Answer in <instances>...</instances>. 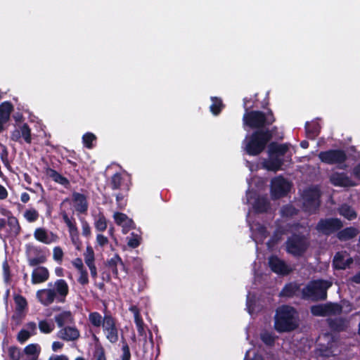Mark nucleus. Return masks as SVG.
<instances>
[{"mask_svg": "<svg viewBox=\"0 0 360 360\" xmlns=\"http://www.w3.org/2000/svg\"><path fill=\"white\" fill-rule=\"evenodd\" d=\"M251 98L245 97L243 98V106L245 113L243 116V123L250 129L255 130H265L266 127L271 125L276 122V117L271 109H267L266 112L252 109L257 108L255 101L252 104L249 105Z\"/></svg>", "mask_w": 360, "mask_h": 360, "instance_id": "obj_1", "label": "nucleus"}, {"mask_svg": "<svg viewBox=\"0 0 360 360\" xmlns=\"http://www.w3.org/2000/svg\"><path fill=\"white\" fill-rule=\"evenodd\" d=\"M277 129L274 127L271 129L266 128L265 130H255L243 141L245 153L250 156L260 155L266 148L269 142L273 137L274 132Z\"/></svg>", "mask_w": 360, "mask_h": 360, "instance_id": "obj_2", "label": "nucleus"}, {"mask_svg": "<svg viewBox=\"0 0 360 360\" xmlns=\"http://www.w3.org/2000/svg\"><path fill=\"white\" fill-rule=\"evenodd\" d=\"M297 311L289 305H282L276 309L274 328L278 333L290 332L295 330L298 325L295 320Z\"/></svg>", "mask_w": 360, "mask_h": 360, "instance_id": "obj_3", "label": "nucleus"}, {"mask_svg": "<svg viewBox=\"0 0 360 360\" xmlns=\"http://www.w3.org/2000/svg\"><path fill=\"white\" fill-rule=\"evenodd\" d=\"M332 283L327 280L316 279L309 281L301 290L302 299L313 302L323 301L327 299V290Z\"/></svg>", "mask_w": 360, "mask_h": 360, "instance_id": "obj_4", "label": "nucleus"}, {"mask_svg": "<svg viewBox=\"0 0 360 360\" xmlns=\"http://www.w3.org/2000/svg\"><path fill=\"white\" fill-rule=\"evenodd\" d=\"M309 248V242L305 236L292 233L285 242L286 252L294 257H301Z\"/></svg>", "mask_w": 360, "mask_h": 360, "instance_id": "obj_5", "label": "nucleus"}, {"mask_svg": "<svg viewBox=\"0 0 360 360\" xmlns=\"http://www.w3.org/2000/svg\"><path fill=\"white\" fill-rule=\"evenodd\" d=\"M320 160L328 165H338L339 169H345L347 165L345 162L347 160V155L342 149H330L321 151L319 154Z\"/></svg>", "mask_w": 360, "mask_h": 360, "instance_id": "obj_6", "label": "nucleus"}, {"mask_svg": "<svg viewBox=\"0 0 360 360\" xmlns=\"http://www.w3.org/2000/svg\"><path fill=\"white\" fill-rule=\"evenodd\" d=\"M321 192L318 188H309L303 192V209L309 214H315L321 205Z\"/></svg>", "mask_w": 360, "mask_h": 360, "instance_id": "obj_7", "label": "nucleus"}, {"mask_svg": "<svg viewBox=\"0 0 360 360\" xmlns=\"http://www.w3.org/2000/svg\"><path fill=\"white\" fill-rule=\"evenodd\" d=\"M103 323V331L105 338L112 344L119 340V328L116 319L108 311L105 313V319Z\"/></svg>", "mask_w": 360, "mask_h": 360, "instance_id": "obj_8", "label": "nucleus"}, {"mask_svg": "<svg viewBox=\"0 0 360 360\" xmlns=\"http://www.w3.org/2000/svg\"><path fill=\"white\" fill-rule=\"evenodd\" d=\"M291 184L283 176L274 178L271 182V195L274 200L286 196L290 191Z\"/></svg>", "mask_w": 360, "mask_h": 360, "instance_id": "obj_9", "label": "nucleus"}, {"mask_svg": "<svg viewBox=\"0 0 360 360\" xmlns=\"http://www.w3.org/2000/svg\"><path fill=\"white\" fill-rule=\"evenodd\" d=\"M343 226L342 221L338 218H322L316 225V230L325 236H330L331 234L338 231Z\"/></svg>", "mask_w": 360, "mask_h": 360, "instance_id": "obj_10", "label": "nucleus"}, {"mask_svg": "<svg viewBox=\"0 0 360 360\" xmlns=\"http://www.w3.org/2000/svg\"><path fill=\"white\" fill-rule=\"evenodd\" d=\"M60 214L63 221L65 223L68 228L72 243L75 246V248L77 250H80L82 248V243L79 238V231L75 218L72 217L70 219L65 211L61 212Z\"/></svg>", "mask_w": 360, "mask_h": 360, "instance_id": "obj_11", "label": "nucleus"}, {"mask_svg": "<svg viewBox=\"0 0 360 360\" xmlns=\"http://www.w3.org/2000/svg\"><path fill=\"white\" fill-rule=\"evenodd\" d=\"M26 255L30 266H36L46 261L45 253L40 247L27 245Z\"/></svg>", "mask_w": 360, "mask_h": 360, "instance_id": "obj_12", "label": "nucleus"}, {"mask_svg": "<svg viewBox=\"0 0 360 360\" xmlns=\"http://www.w3.org/2000/svg\"><path fill=\"white\" fill-rule=\"evenodd\" d=\"M11 139L15 142L22 143V140L26 143H32L31 129L27 123H23L19 128L15 129L11 133Z\"/></svg>", "mask_w": 360, "mask_h": 360, "instance_id": "obj_13", "label": "nucleus"}, {"mask_svg": "<svg viewBox=\"0 0 360 360\" xmlns=\"http://www.w3.org/2000/svg\"><path fill=\"white\" fill-rule=\"evenodd\" d=\"M268 264L271 270L278 275L286 276L291 272V269L288 265L276 255H271Z\"/></svg>", "mask_w": 360, "mask_h": 360, "instance_id": "obj_14", "label": "nucleus"}, {"mask_svg": "<svg viewBox=\"0 0 360 360\" xmlns=\"http://www.w3.org/2000/svg\"><path fill=\"white\" fill-rule=\"evenodd\" d=\"M37 298L39 302L45 307L51 304L56 300V293L55 290L45 288L37 290Z\"/></svg>", "mask_w": 360, "mask_h": 360, "instance_id": "obj_15", "label": "nucleus"}, {"mask_svg": "<svg viewBox=\"0 0 360 360\" xmlns=\"http://www.w3.org/2000/svg\"><path fill=\"white\" fill-rule=\"evenodd\" d=\"M34 236L37 240L44 244H51L58 240V236L56 233L50 232L49 234L47 231L44 228L36 229L34 232Z\"/></svg>", "mask_w": 360, "mask_h": 360, "instance_id": "obj_16", "label": "nucleus"}, {"mask_svg": "<svg viewBox=\"0 0 360 360\" xmlns=\"http://www.w3.org/2000/svg\"><path fill=\"white\" fill-rule=\"evenodd\" d=\"M55 292L56 293V301L58 302H64L69 293V286L64 279H58L54 283Z\"/></svg>", "mask_w": 360, "mask_h": 360, "instance_id": "obj_17", "label": "nucleus"}, {"mask_svg": "<svg viewBox=\"0 0 360 360\" xmlns=\"http://www.w3.org/2000/svg\"><path fill=\"white\" fill-rule=\"evenodd\" d=\"M329 329L333 333L345 331L348 328V321L342 317L329 318L327 319Z\"/></svg>", "mask_w": 360, "mask_h": 360, "instance_id": "obj_18", "label": "nucleus"}, {"mask_svg": "<svg viewBox=\"0 0 360 360\" xmlns=\"http://www.w3.org/2000/svg\"><path fill=\"white\" fill-rule=\"evenodd\" d=\"M13 110V105L10 101H4L0 104V133L4 130V125L10 120Z\"/></svg>", "mask_w": 360, "mask_h": 360, "instance_id": "obj_19", "label": "nucleus"}, {"mask_svg": "<svg viewBox=\"0 0 360 360\" xmlns=\"http://www.w3.org/2000/svg\"><path fill=\"white\" fill-rule=\"evenodd\" d=\"M353 258L349 257L347 259H345V253L338 252L333 260V267L337 270H345L353 263Z\"/></svg>", "mask_w": 360, "mask_h": 360, "instance_id": "obj_20", "label": "nucleus"}, {"mask_svg": "<svg viewBox=\"0 0 360 360\" xmlns=\"http://www.w3.org/2000/svg\"><path fill=\"white\" fill-rule=\"evenodd\" d=\"M79 336V330L76 327L66 326L58 332V337L65 341H75Z\"/></svg>", "mask_w": 360, "mask_h": 360, "instance_id": "obj_21", "label": "nucleus"}, {"mask_svg": "<svg viewBox=\"0 0 360 360\" xmlns=\"http://www.w3.org/2000/svg\"><path fill=\"white\" fill-rule=\"evenodd\" d=\"M331 183L336 186H352L353 184L352 179L345 172L334 173L330 177Z\"/></svg>", "mask_w": 360, "mask_h": 360, "instance_id": "obj_22", "label": "nucleus"}, {"mask_svg": "<svg viewBox=\"0 0 360 360\" xmlns=\"http://www.w3.org/2000/svg\"><path fill=\"white\" fill-rule=\"evenodd\" d=\"M300 291V285L296 282H290L285 284L279 296L281 297L292 298L295 296H298V292Z\"/></svg>", "mask_w": 360, "mask_h": 360, "instance_id": "obj_23", "label": "nucleus"}, {"mask_svg": "<svg viewBox=\"0 0 360 360\" xmlns=\"http://www.w3.org/2000/svg\"><path fill=\"white\" fill-rule=\"evenodd\" d=\"M283 158L278 155H269V159L264 162V167L268 171L276 172L282 169Z\"/></svg>", "mask_w": 360, "mask_h": 360, "instance_id": "obj_24", "label": "nucleus"}, {"mask_svg": "<svg viewBox=\"0 0 360 360\" xmlns=\"http://www.w3.org/2000/svg\"><path fill=\"white\" fill-rule=\"evenodd\" d=\"M72 201L75 204V210L79 213H85L88 210V202L84 194L73 192Z\"/></svg>", "mask_w": 360, "mask_h": 360, "instance_id": "obj_25", "label": "nucleus"}, {"mask_svg": "<svg viewBox=\"0 0 360 360\" xmlns=\"http://www.w3.org/2000/svg\"><path fill=\"white\" fill-rule=\"evenodd\" d=\"M49 277V272L45 266H38L32 273V283L39 284L46 281Z\"/></svg>", "mask_w": 360, "mask_h": 360, "instance_id": "obj_26", "label": "nucleus"}, {"mask_svg": "<svg viewBox=\"0 0 360 360\" xmlns=\"http://www.w3.org/2000/svg\"><path fill=\"white\" fill-rule=\"evenodd\" d=\"M46 176L51 178L53 181L63 186L65 188H68L70 186V181L65 176L60 174L56 170L47 167L45 169Z\"/></svg>", "mask_w": 360, "mask_h": 360, "instance_id": "obj_27", "label": "nucleus"}, {"mask_svg": "<svg viewBox=\"0 0 360 360\" xmlns=\"http://www.w3.org/2000/svg\"><path fill=\"white\" fill-rule=\"evenodd\" d=\"M289 150V144L278 143L277 142H271L268 146V153L271 155H278L281 158L285 155Z\"/></svg>", "mask_w": 360, "mask_h": 360, "instance_id": "obj_28", "label": "nucleus"}, {"mask_svg": "<svg viewBox=\"0 0 360 360\" xmlns=\"http://www.w3.org/2000/svg\"><path fill=\"white\" fill-rule=\"evenodd\" d=\"M359 231L353 226L346 227L342 230H339L337 233V237L340 241H347L355 238Z\"/></svg>", "mask_w": 360, "mask_h": 360, "instance_id": "obj_29", "label": "nucleus"}, {"mask_svg": "<svg viewBox=\"0 0 360 360\" xmlns=\"http://www.w3.org/2000/svg\"><path fill=\"white\" fill-rule=\"evenodd\" d=\"M110 185L112 190L121 189L122 186L127 191L129 190V185L124 183V177L120 172H117L111 176Z\"/></svg>", "mask_w": 360, "mask_h": 360, "instance_id": "obj_30", "label": "nucleus"}, {"mask_svg": "<svg viewBox=\"0 0 360 360\" xmlns=\"http://www.w3.org/2000/svg\"><path fill=\"white\" fill-rule=\"evenodd\" d=\"M118 264L122 266V269H124L125 265L123 263L121 257L117 254H115L111 259L107 261L106 266L111 271L112 274H113L115 278H118Z\"/></svg>", "mask_w": 360, "mask_h": 360, "instance_id": "obj_31", "label": "nucleus"}, {"mask_svg": "<svg viewBox=\"0 0 360 360\" xmlns=\"http://www.w3.org/2000/svg\"><path fill=\"white\" fill-rule=\"evenodd\" d=\"M55 321L59 328H62L65 324L72 323L74 317L70 311H63L54 317Z\"/></svg>", "mask_w": 360, "mask_h": 360, "instance_id": "obj_32", "label": "nucleus"}, {"mask_svg": "<svg viewBox=\"0 0 360 360\" xmlns=\"http://www.w3.org/2000/svg\"><path fill=\"white\" fill-rule=\"evenodd\" d=\"M105 313L104 314V316H102V315L98 312V311H92L89 314L88 316V321L91 326L96 328H100L103 323L105 321Z\"/></svg>", "mask_w": 360, "mask_h": 360, "instance_id": "obj_33", "label": "nucleus"}, {"mask_svg": "<svg viewBox=\"0 0 360 360\" xmlns=\"http://www.w3.org/2000/svg\"><path fill=\"white\" fill-rule=\"evenodd\" d=\"M253 208L257 213L266 212L269 208V202L264 196H259L255 201Z\"/></svg>", "mask_w": 360, "mask_h": 360, "instance_id": "obj_34", "label": "nucleus"}, {"mask_svg": "<svg viewBox=\"0 0 360 360\" xmlns=\"http://www.w3.org/2000/svg\"><path fill=\"white\" fill-rule=\"evenodd\" d=\"M7 224L10 228V236L15 237L20 234L21 228L18 222V220L15 217H8Z\"/></svg>", "mask_w": 360, "mask_h": 360, "instance_id": "obj_35", "label": "nucleus"}, {"mask_svg": "<svg viewBox=\"0 0 360 360\" xmlns=\"http://www.w3.org/2000/svg\"><path fill=\"white\" fill-rule=\"evenodd\" d=\"M211 100L212 103L210 107V111L213 115H218L224 107L222 100L218 97H212Z\"/></svg>", "mask_w": 360, "mask_h": 360, "instance_id": "obj_36", "label": "nucleus"}, {"mask_svg": "<svg viewBox=\"0 0 360 360\" xmlns=\"http://www.w3.org/2000/svg\"><path fill=\"white\" fill-rule=\"evenodd\" d=\"M340 214L348 220L356 218V213L354 210L347 205H343L340 208Z\"/></svg>", "mask_w": 360, "mask_h": 360, "instance_id": "obj_37", "label": "nucleus"}, {"mask_svg": "<svg viewBox=\"0 0 360 360\" xmlns=\"http://www.w3.org/2000/svg\"><path fill=\"white\" fill-rule=\"evenodd\" d=\"M326 306L327 316L340 314L342 311V307L338 303L329 302Z\"/></svg>", "mask_w": 360, "mask_h": 360, "instance_id": "obj_38", "label": "nucleus"}, {"mask_svg": "<svg viewBox=\"0 0 360 360\" xmlns=\"http://www.w3.org/2000/svg\"><path fill=\"white\" fill-rule=\"evenodd\" d=\"M310 311L315 316H327L326 304H319L310 307Z\"/></svg>", "mask_w": 360, "mask_h": 360, "instance_id": "obj_39", "label": "nucleus"}, {"mask_svg": "<svg viewBox=\"0 0 360 360\" xmlns=\"http://www.w3.org/2000/svg\"><path fill=\"white\" fill-rule=\"evenodd\" d=\"M94 226L98 231L102 232L106 230L108 226L107 219L103 214L100 213L98 215L97 219L94 222Z\"/></svg>", "mask_w": 360, "mask_h": 360, "instance_id": "obj_40", "label": "nucleus"}, {"mask_svg": "<svg viewBox=\"0 0 360 360\" xmlns=\"http://www.w3.org/2000/svg\"><path fill=\"white\" fill-rule=\"evenodd\" d=\"M38 326L40 332L44 334L51 333L55 328L54 324L46 319L40 321Z\"/></svg>", "mask_w": 360, "mask_h": 360, "instance_id": "obj_41", "label": "nucleus"}, {"mask_svg": "<svg viewBox=\"0 0 360 360\" xmlns=\"http://www.w3.org/2000/svg\"><path fill=\"white\" fill-rule=\"evenodd\" d=\"M260 338L266 346L272 347L275 344L276 337L271 333L267 331L262 333Z\"/></svg>", "mask_w": 360, "mask_h": 360, "instance_id": "obj_42", "label": "nucleus"}, {"mask_svg": "<svg viewBox=\"0 0 360 360\" xmlns=\"http://www.w3.org/2000/svg\"><path fill=\"white\" fill-rule=\"evenodd\" d=\"M96 140L95 134L91 132H86L82 136V141L84 146L87 148H92L94 147L93 142Z\"/></svg>", "mask_w": 360, "mask_h": 360, "instance_id": "obj_43", "label": "nucleus"}, {"mask_svg": "<svg viewBox=\"0 0 360 360\" xmlns=\"http://www.w3.org/2000/svg\"><path fill=\"white\" fill-rule=\"evenodd\" d=\"M84 261L87 266L94 264L95 256L94 251L91 246L88 245L86 247V252L84 254Z\"/></svg>", "mask_w": 360, "mask_h": 360, "instance_id": "obj_44", "label": "nucleus"}, {"mask_svg": "<svg viewBox=\"0 0 360 360\" xmlns=\"http://www.w3.org/2000/svg\"><path fill=\"white\" fill-rule=\"evenodd\" d=\"M14 301L16 305V310L19 311H23L27 306L26 299L20 295H15L14 297Z\"/></svg>", "mask_w": 360, "mask_h": 360, "instance_id": "obj_45", "label": "nucleus"}, {"mask_svg": "<svg viewBox=\"0 0 360 360\" xmlns=\"http://www.w3.org/2000/svg\"><path fill=\"white\" fill-rule=\"evenodd\" d=\"M128 238L127 245L129 247L136 248L139 246L141 240V237L139 235L132 232Z\"/></svg>", "mask_w": 360, "mask_h": 360, "instance_id": "obj_46", "label": "nucleus"}, {"mask_svg": "<svg viewBox=\"0 0 360 360\" xmlns=\"http://www.w3.org/2000/svg\"><path fill=\"white\" fill-rule=\"evenodd\" d=\"M8 354L11 360H20L21 352L20 348L16 346H11L8 348Z\"/></svg>", "mask_w": 360, "mask_h": 360, "instance_id": "obj_47", "label": "nucleus"}, {"mask_svg": "<svg viewBox=\"0 0 360 360\" xmlns=\"http://www.w3.org/2000/svg\"><path fill=\"white\" fill-rule=\"evenodd\" d=\"M319 354L321 356L329 357L333 355L332 347L328 345L319 344L318 347Z\"/></svg>", "mask_w": 360, "mask_h": 360, "instance_id": "obj_48", "label": "nucleus"}, {"mask_svg": "<svg viewBox=\"0 0 360 360\" xmlns=\"http://www.w3.org/2000/svg\"><path fill=\"white\" fill-rule=\"evenodd\" d=\"M32 336L30 332L25 329H21L17 335V340L20 343L23 344L30 339Z\"/></svg>", "mask_w": 360, "mask_h": 360, "instance_id": "obj_49", "label": "nucleus"}, {"mask_svg": "<svg viewBox=\"0 0 360 360\" xmlns=\"http://www.w3.org/2000/svg\"><path fill=\"white\" fill-rule=\"evenodd\" d=\"M122 354L121 355V360H131V352L127 342L123 338L122 346Z\"/></svg>", "mask_w": 360, "mask_h": 360, "instance_id": "obj_50", "label": "nucleus"}, {"mask_svg": "<svg viewBox=\"0 0 360 360\" xmlns=\"http://www.w3.org/2000/svg\"><path fill=\"white\" fill-rule=\"evenodd\" d=\"M25 217L29 222H33L37 220L39 217L38 212L34 209L27 210L25 212Z\"/></svg>", "mask_w": 360, "mask_h": 360, "instance_id": "obj_51", "label": "nucleus"}, {"mask_svg": "<svg viewBox=\"0 0 360 360\" xmlns=\"http://www.w3.org/2000/svg\"><path fill=\"white\" fill-rule=\"evenodd\" d=\"M94 358L95 360H107L105 349L101 345L96 347Z\"/></svg>", "mask_w": 360, "mask_h": 360, "instance_id": "obj_52", "label": "nucleus"}, {"mask_svg": "<svg viewBox=\"0 0 360 360\" xmlns=\"http://www.w3.org/2000/svg\"><path fill=\"white\" fill-rule=\"evenodd\" d=\"M63 251L59 246H56L53 250V258L58 263L61 264L63 257Z\"/></svg>", "mask_w": 360, "mask_h": 360, "instance_id": "obj_53", "label": "nucleus"}, {"mask_svg": "<svg viewBox=\"0 0 360 360\" xmlns=\"http://www.w3.org/2000/svg\"><path fill=\"white\" fill-rule=\"evenodd\" d=\"M39 345L37 344H30L24 348V352L27 355H38L39 350H38Z\"/></svg>", "mask_w": 360, "mask_h": 360, "instance_id": "obj_54", "label": "nucleus"}, {"mask_svg": "<svg viewBox=\"0 0 360 360\" xmlns=\"http://www.w3.org/2000/svg\"><path fill=\"white\" fill-rule=\"evenodd\" d=\"M63 158L65 159V158ZM78 158V155L74 150L70 152L68 157L65 158L66 162L74 168L75 171H77L75 168L77 167V164L72 159L77 160Z\"/></svg>", "mask_w": 360, "mask_h": 360, "instance_id": "obj_55", "label": "nucleus"}, {"mask_svg": "<svg viewBox=\"0 0 360 360\" xmlns=\"http://www.w3.org/2000/svg\"><path fill=\"white\" fill-rule=\"evenodd\" d=\"M115 223L119 226H122L127 219V215L122 212H115L113 215Z\"/></svg>", "mask_w": 360, "mask_h": 360, "instance_id": "obj_56", "label": "nucleus"}, {"mask_svg": "<svg viewBox=\"0 0 360 360\" xmlns=\"http://www.w3.org/2000/svg\"><path fill=\"white\" fill-rule=\"evenodd\" d=\"M305 130L307 134L311 135L313 136H316L319 134L317 124L310 125L307 122L305 124Z\"/></svg>", "mask_w": 360, "mask_h": 360, "instance_id": "obj_57", "label": "nucleus"}, {"mask_svg": "<svg viewBox=\"0 0 360 360\" xmlns=\"http://www.w3.org/2000/svg\"><path fill=\"white\" fill-rule=\"evenodd\" d=\"M3 276L4 280L6 283H9L11 281V270L7 261H5L3 263Z\"/></svg>", "mask_w": 360, "mask_h": 360, "instance_id": "obj_58", "label": "nucleus"}, {"mask_svg": "<svg viewBox=\"0 0 360 360\" xmlns=\"http://www.w3.org/2000/svg\"><path fill=\"white\" fill-rule=\"evenodd\" d=\"M77 281L82 285H86L89 283L88 272L86 269L79 271V276Z\"/></svg>", "mask_w": 360, "mask_h": 360, "instance_id": "obj_59", "label": "nucleus"}, {"mask_svg": "<svg viewBox=\"0 0 360 360\" xmlns=\"http://www.w3.org/2000/svg\"><path fill=\"white\" fill-rule=\"evenodd\" d=\"M116 202L119 209H123L127 205V200L123 193H118L116 195Z\"/></svg>", "mask_w": 360, "mask_h": 360, "instance_id": "obj_60", "label": "nucleus"}, {"mask_svg": "<svg viewBox=\"0 0 360 360\" xmlns=\"http://www.w3.org/2000/svg\"><path fill=\"white\" fill-rule=\"evenodd\" d=\"M283 231H280L279 229H276V231L274 233L273 236L270 238V240L268 241L267 244L269 245L270 243H277L278 240H281V236L283 234Z\"/></svg>", "mask_w": 360, "mask_h": 360, "instance_id": "obj_61", "label": "nucleus"}, {"mask_svg": "<svg viewBox=\"0 0 360 360\" xmlns=\"http://www.w3.org/2000/svg\"><path fill=\"white\" fill-rule=\"evenodd\" d=\"M82 235L85 237H89L91 233V227L89 223L84 220L82 221Z\"/></svg>", "mask_w": 360, "mask_h": 360, "instance_id": "obj_62", "label": "nucleus"}, {"mask_svg": "<svg viewBox=\"0 0 360 360\" xmlns=\"http://www.w3.org/2000/svg\"><path fill=\"white\" fill-rule=\"evenodd\" d=\"M96 242L101 247H104L108 243L109 240L104 235L98 234L96 236Z\"/></svg>", "mask_w": 360, "mask_h": 360, "instance_id": "obj_63", "label": "nucleus"}, {"mask_svg": "<svg viewBox=\"0 0 360 360\" xmlns=\"http://www.w3.org/2000/svg\"><path fill=\"white\" fill-rule=\"evenodd\" d=\"M72 264L76 269L79 270V271L85 269L84 268V264L81 258L78 257L74 259L72 261Z\"/></svg>", "mask_w": 360, "mask_h": 360, "instance_id": "obj_64", "label": "nucleus"}]
</instances>
